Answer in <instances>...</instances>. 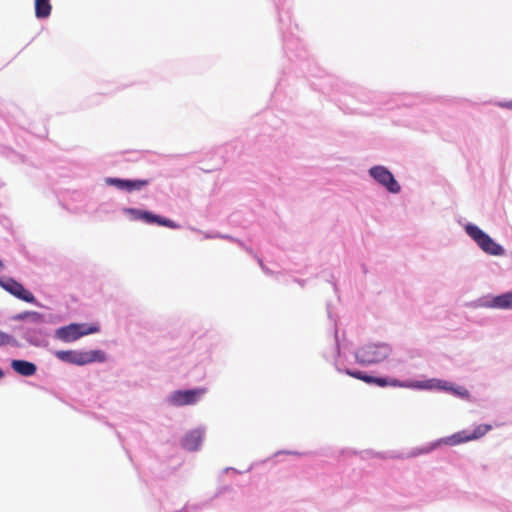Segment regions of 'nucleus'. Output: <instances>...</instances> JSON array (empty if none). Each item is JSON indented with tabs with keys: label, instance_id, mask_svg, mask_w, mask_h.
<instances>
[{
	"label": "nucleus",
	"instance_id": "f257e3e1",
	"mask_svg": "<svg viewBox=\"0 0 512 512\" xmlns=\"http://www.w3.org/2000/svg\"><path fill=\"white\" fill-rule=\"evenodd\" d=\"M413 387L414 390L443 392L466 401H470L472 397L469 390L464 386L439 378L419 380L413 385Z\"/></svg>",
	"mask_w": 512,
	"mask_h": 512
},
{
	"label": "nucleus",
	"instance_id": "f03ea898",
	"mask_svg": "<svg viewBox=\"0 0 512 512\" xmlns=\"http://www.w3.org/2000/svg\"><path fill=\"white\" fill-rule=\"evenodd\" d=\"M392 348L385 342H372L361 346L355 352L356 361L363 366L380 363L387 359Z\"/></svg>",
	"mask_w": 512,
	"mask_h": 512
},
{
	"label": "nucleus",
	"instance_id": "7ed1b4c3",
	"mask_svg": "<svg viewBox=\"0 0 512 512\" xmlns=\"http://www.w3.org/2000/svg\"><path fill=\"white\" fill-rule=\"evenodd\" d=\"M55 356L62 362L77 366H84L91 363H104L107 355L104 351L96 349L89 351L79 350H58Z\"/></svg>",
	"mask_w": 512,
	"mask_h": 512
},
{
	"label": "nucleus",
	"instance_id": "20e7f679",
	"mask_svg": "<svg viewBox=\"0 0 512 512\" xmlns=\"http://www.w3.org/2000/svg\"><path fill=\"white\" fill-rule=\"evenodd\" d=\"M45 323L24 322L16 328L18 335L29 345L46 348L49 345L51 330L44 326Z\"/></svg>",
	"mask_w": 512,
	"mask_h": 512
},
{
	"label": "nucleus",
	"instance_id": "39448f33",
	"mask_svg": "<svg viewBox=\"0 0 512 512\" xmlns=\"http://www.w3.org/2000/svg\"><path fill=\"white\" fill-rule=\"evenodd\" d=\"M464 231L484 253L492 256H503L505 254L503 246L495 242L490 235L476 224L467 223L464 226Z\"/></svg>",
	"mask_w": 512,
	"mask_h": 512
},
{
	"label": "nucleus",
	"instance_id": "423d86ee",
	"mask_svg": "<svg viewBox=\"0 0 512 512\" xmlns=\"http://www.w3.org/2000/svg\"><path fill=\"white\" fill-rule=\"evenodd\" d=\"M99 332V326L86 323H70L57 328L54 331V338L64 343H71L83 336Z\"/></svg>",
	"mask_w": 512,
	"mask_h": 512
},
{
	"label": "nucleus",
	"instance_id": "0eeeda50",
	"mask_svg": "<svg viewBox=\"0 0 512 512\" xmlns=\"http://www.w3.org/2000/svg\"><path fill=\"white\" fill-rule=\"evenodd\" d=\"M206 391V388L202 387L174 390L165 397L164 402L172 407L195 405L203 398Z\"/></svg>",
	"mask_w": 512,
	"mask_h": 512
},
{
	"label": "nucleus",
	"instance_id": "6e6552de",
	"mask_svg": "<svg viewBox=\"0 0 512 512\" xmlns=\"http://www.w3.org/2000/svg\"><path fill=\"white\" fill-rule=\"evenodd\" d=\"M491 428L492 427L490 425L481 424L477 426L472 432H469L468 430L457 432L451 436L442 438L437 442L433 443L428 450H425V452H428L440 445L455 446L464 442L477 440L483 437L485 434H487L491 430Z\"/></svg>",
	"mask_w": 512,
	"mask_h": 512
},
{
	"label": "nucleus",
	"instance_id": "1a4fd4ad",
	"mask_svg": "<svg viewBox=\"0 0 512 512\" xmlns=\"http://www.w3.org/2000/svg\"><path fill=\"white\" fill-rule=\"evenodd\" d=\"M469 305L473 308L512 310V290L498 295L488 294L482 296L472 301Z\"/></svg>",
	"mask_w": 512,
	"mask_h": 512
},
{
	"label": "nucleus",
	"instance_id": "9d476101",
	"mask_svg": "<svg viewBox=\"0 0 512 512\" xmlns=\"http://www.w3.org/2000/svg\"><path fill=\"white\" fill-rule=\"evenodd\" d=\"M368 175L391 194H398L401 185L393 173L384 165H374L368 169Z\"/></svg>",
	"mask_w": 512,
	"mask_h": 512
},
{
	"label": "nucleus",
	"instance_id": "9b49d317",
	"mask_svg": "<svg viewBox=\"0 0 512 512\" xmlns=\"http://www.w3.org/2000/svg\"><path fill=\"white\" fill-rule=\"evenodd\" d=\"M0 287H2L5 291L20 299L26 303L34 304L36 306H40L36 297L26 289L20 282L15 280L12 277H0Z\"/></svg>",
	"mask_w": 512,
	"mask_h": 512
},
{
	"label": "nucleus",
	"instance_id": "f8f14e48",
	"mask_svg": "<svg viewBox=\"0 0 512 512\" xmlns=\"http://www.w3.org/2000/svg\"><path fill=\"white\" fill-rule=\"evenodd\" d=\"M149 179H125L118 177H105L104 183L107 186H111L116 188L119 191H124L128 193H132L135 191H140L144 187L150 184Z\"/></svg>",
	"mask_w": 512,
	"mask_h": 512
},
{
	"label": "nucleus",
	"instance_id": "ddd939ff",
	"mask_svg": "<svg viewBox=\"0 0 512 512\" xmlns=\"http://www.w3.org/2000/svg\"><path fill=\"white\" fill-rule=\"evenodd\" d=\"M417 381L418 380L402 381V380H399V379H396V378H391V377H386V376H374L373 375L372 381H371L370 385H376V386H379V387H387V386L403 387V388H410V389L414 390L413 385Z\"/></svg>",
	"mask_w": 512,
	"mask_h": 512
},
{
	"label": "nucleus",
	"instance_id": "4468645a",
	"mask_svg": "<svg viewBox=\"0 0 512 512\" xmlns=\"http://www.w3.org/2000/svg\"><path fill=\"white\" fill-rule=\"evenodd\" d=\"M140 221L146 224H156L171 229H178L180 227V225L174 222L173 220L160 216L148 210H143Z\"/></svg>",
	"mask_w": 512,
	"mask_h": 512
},
{
	"label": "nucleus",
	"instance_id": "2eb2a0df",
	"mask_svg": "<svg viewBox=\"0 0 512 512\" xmlns=\"http://www.w3.org/2000/svg\"><path fill=\"white\" fill-rule=\"evenodd\" d=\"M11 368L21 376L30 377L37 371V366L30 361L22 359H13L11 361Z\"/></svg>",
	"mask_w": 512,
	"mask_h": 512
},
{
	"label": "nucleus",
	"instance_id": "dca6fc26",
	"mask_svg": "<svg viewBox=\"0 0 512 512\" xmlns=\"http://www.w3.org/2000/svg\"><path fill=\"white\" fill-rule=\"evenodd\" d=\"M203 440V435L200 431L194 430L189 432L182 440V446L189 451L197 450Z\"/></svg>",
	"mask_w": 512,
	"mask_h": 512
},
{
	"label": "nucleus",
	"instance_id": "f3484780",
	"mask_svg": "<svg viewBox=\"0 0 512 512\" xmlns=\"http://www.w3.org/2000/svg\"><path fill=\"white\" fill-rule=\"evenodd\" d=\"M15 321H25L33 323H47L46 316L36 311H24L12 317Z\"/></svg>",
	"mask_w": 512,
	"mask_h": 512
},
{
	"label": "nucleus",
	"instance_id": "a211bd4d",
	"mask_svg": "<svg viewBox=\"0 0 512 512\" xmlns=\"http://www.w3.org/2000/svg\"><path fill=\"white\" fill-rule=\"evenodd\" d=\"M52 6L50 0H35V16L38 19H46L50 16Z\"/></svg>",
	"mask_w": 512,
	"mask_h": 512
},
{
	"label": "nucleus",
	"instance_id": "6ab92c4d",
	"mask_svg": "<svg viewBox=\"0 0 512 512\" xmlns=\"http://www.w3.org/2000/svg\"><path fill=\"white\" fill-rule=\"evenodd\" d=\"M344 372H345V374H347L353 378L362 380L363 382H365L369 385H370V383L372 381V377H373V375L368 374L367 372H364V371H360V370L345 369Z\"/></svg>",
	"mask_w": 512,
	"mask_h": 512
},
{
	"label": "nucleus",
	"instance_id": "aec40b11",
	"mask_svg": "<svg viewBox=\"0 0 512 512\" xmlns=\"http://www.w3.org/2000/svg\"><path fill=\"white\" fill-rule=\"evenodd\" d=\"M123 212L129 215L132 220L140 221L143 210L138 208H124Z\"/></svg>",
	"mask_w": 512,
	"mask_h": 512
},
{
	"label": "nucleus",
	"instance_id": "412c9836",
	"mask_svg": "<svg viewBox=\"0 0 512 512\" xmlns=\"http://www.w3.org/2000/svg\"><path fill=\"white\" fill-rule=\"evenodd\" d=\"M15 342L14 338L2 331H0V346L13 345Z\"/></svg>",
	"mask_w": 512,
	"mask_h": 512
},
{
	"label": "nucleus",
	"instance_id": "4be33fe9",
	"mask_svg": "<svg viewBox=\"0 0 512 512\" xmlns=\"http://www.w3.org/2000/svg\"><path fill=\"white\" fill-rule=\"evenodd\" d=\"M500 108H506L512 110V100L510 101H498L495 103Z\"/></svg>",
	"mask_w": 512,
	"mask_h": 512
},
{
	"label": "nucleus",
	"instance_id": "5701e85b",
	"mask_svg": "<svg viewBox=\"0 0 512 512\" xmlns=\"http://www.w3.org/2000/svg\"><path fill=\"white\" fill-rule=\"evenodd\" d=\"M254 256L256 257V259H257V261H258V263H259V265H260V267H261L262 271H263L265 274H267V275H271V274H272V271H271L268 267H266V266L264 265V263H263L262 259H260V258H259V257H257L256 255H254Z\"/></svg>",
	"mask_w": 512,
	"mask_h": 512
},
{
	"label": "nucleus",
	"instance_id": "b1692460",
	"mask_svg": "<svg viewBox=\"0 0 512 512\" xmlns=\"http://www.w3.org/2000/svg\"><path fill=\"white\" fill-rule=\"evenodd\" d=\"M237 244H238L241 248L245 249V251H247V253H249V254H251V255H254L253 250H252L251 248H249V247L245 246V244H244L241 240H237Z\"/></svg>",
	"mask_w": 512,
	"mask_h": 512
},
{
	"label": "nucleus",
	"instance_id": "393cba45",
	"mask_svg": "<svg viewBox=\"0 0 512 512\" xmlns=\"http://www.w3.org/2000/svg\"><path fill=\"white\" fill-rule=\"evenodd\" d=\"M217 236H219V238L226 239V240H229V241H233V242H236V243H237V240H238V239H235L234 237H232L230 235H227V234H219V233H217Z\"/></svg>",
	"mask_w": 512,
	"mask_h": 512
},
{
	"label": "nucleus",
	"instance_id": "a878e982",
	"mask_svg": "<svg viewBox=\"0 0 512 512\" xmlns=\"http://www.w3.org/2000/svg\"><path fill=\"white\" fill-rule=\"evenodd\" d=\"M335 353L337 354V356L339 355L340 353V349H339V345H338V339H337V330L335 329Z\"/></svg>",
	"mask_w": 512,
	"mask_h": 512
},
{
	"label": "nucleus",
	"instance_id": "bb28decb",
	"mask_svg": "<svg viewBox=\"0 0 512 512\" xmlns=\"http://www.w3.org/2000/svg\"><path fill=\"white\" fill-rule=\"evenodd\" d=\"M215 237H218L217 234H215V235L207 234L206 235V238H215Z\"/></svg>",
	"mask_w": 512,
	"mask_h": 512
},
{
	"label": "nucleus",
	"instance_id": "cd10ccee",
	"mask_svg": "<svg viewBox=\"0 0 512 512\" xmlns=\"http://www.w3.org/2000/svg\"><path fill=\"white\" fill-rule=\"evenodd\" d=\"M362 270H363L364 273H367V267H366L365 264L362 265Z\"/></svg>",
	"mask_w": 512,
	"mask_h": 512
},
{
	"label": "nucleus",
	"instance_id": "c85d7f7f",
	"mask_svg": "<svg viewBox=\"0 0 512 512\" xmlns=\"http://www.w3.org/2000/svg\"><path fill=\"white\" fill-rule=\"evenodd\" d=\"M4 377V371L0 368V379Z\"/></svg>",
	"mask_w": 512,
	"mask_h": 512
},
{
	"label": "nucleus",
	"instance_id": "c756f323",
	"mask_svg": "<svg viewBox=\"0 0 512 512\" xmlns=\"http://www.w3.org/2000/svg\"><path fill=\"white\" fill-rule=\"evenodd\" d=\"M4 268V264L2 262V260L0 259V271Z\"/></svg>",
	"mask_w": 512,
	"mask_h": 512
},
{
	"label": "nucleus",
	"instance_id": "7c9ffc66",
	"mask_svg": "<svg viewBox=\"0 0 512 512\" xmlns=\"http://www.w3.org/2000/svg\"><path fill=\"white\" fill-rule=\"evenodd\" d=\"M296 282H298L300 285H303V283H304L303 280H296Z\"/></svg>",
	"mask_w": 512,
	"mask_h": 512
},
{
	"label": "nucleus",
	"instance_id": "2f4dec72",
	"mask_svg": "<svg viewBox=\"0 0 512 512\" xmlns=\"http://www.w3.org/2000/svg\"><path fill=\"white\" fill-rule=\"evenodd\" d=\"M336 369L337 371L342 372V370L338 366H336Z\"/></svg>",
	"mask_w": 512,
	"mask_h": 512
}]
</instances>
